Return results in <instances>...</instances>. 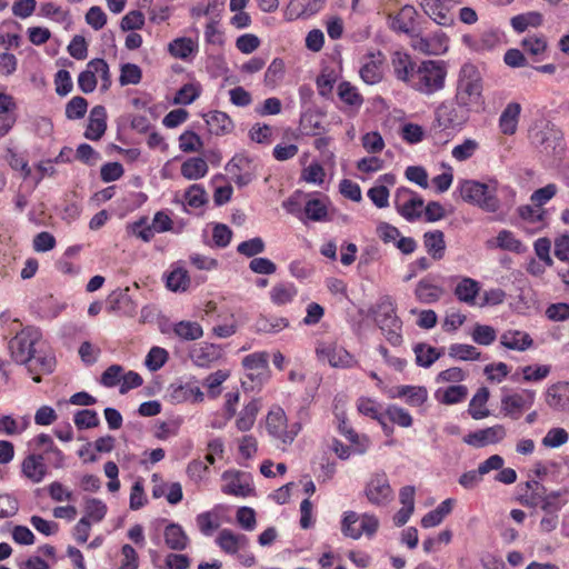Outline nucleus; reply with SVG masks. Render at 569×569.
Masks as SVG:
<instances>
[{"label": "nucleus", "instance_id": "f257e3e1", "mask_svg": "<svg viewBox=\"0 0 569 569\" xmlns=\"http://www.w3.org/2000/svg\"><path fill=\"white\" fill-rule=\"evenodd\" d=\"M457 191L465 202L489 213H495L501 209L500 196L503 197L507 206L513 204L516 197V191L511 187L500 184L496 179L487 181L461 180L458 183Z\"/></svg>", "mask_w": 569, "mask_h": 569}, {"label": "nucleus", "instance_id": "f03ea898", "mask_svg": "<svg viewBox=\"0 0 569 569\" xmlns=\"http://www.w3.org/2000/svg\"><path fill=\"white\" fill-rule=\"evenodd\" d=\"M447 78V66L442 60H422L419 62L416 77L410 89L425 94L432 96L445 88Z\"/></svg>", "mask_w": 569, "mask_h": 569}, {"label": "nucleus", "instance_id": "7ed1b4c3", "mask_svg": "<svg viewBox=\"0 0 569 569\" xmlns=\"http://www.w3.org/2000/svg\"><path fill=\"white\" fill-rule=\"evenodd\" d=\"M266 430L269 437L277 442V447L286 450L302 430L299 421L289 423L284 410L272 407L266 417Z\"/></svg>", "mask_w": 569, "mask_h": 569}, {"label": "nucleus", "instance_id": "20e7f679", "mask_svg": "<svg viewBox=\"0 0 569 569\" xmlns=\"http://www.w3.org/2000/svg\"><path fill=\"white\" fill-rule=\"evenodd\" d=\"M482 89V78L477 66L471 62L463 63L458 72L455 94L457 101L471 108L481 100Z\"/></svg>", "mask_w": 569, "mask_h": 569}, {"label": "nucleus", "instance_id": "39448f33", "mask_svg": "<svg viewBox=\"0 0 569 569\" xmlns=\"http://www.w3.org/2000/svg\"><path fill=\"white\" fill-rule=\"evenodd\" d=\"M376 322L389 343L392 346H400L402 343V321L397 316V308L390 296H383L379 299L376 310Z\"/></svg>", "mask_w": 569, "mask_h": 569}, {"label": "nucleus", "instance_id": "423d86ee", "mask_svg": "<svg viewBox=\"0 0 569 569\" xmlns=\"http://www.w3.org/2000/svg\"><path fill=\"white\" fill-rule=\"evenodd\" d=\"M471 108L453 100L441 102L436 111L435 119L441 130L460 131L470 118Z\"/></svg>", "mask_w": 569, "mask_h": 569}, {"label": "nucleus", "instance_id": "0eeeda50", "mask_svg": "<svg viewBox=\"0 0 569 569\" xmlns=\"http://www.w3.org/2000/svg\"><path fill=\"white\" fill-rule=\"evenodd\" d=\"M39 339L40 332L36 328L27 327L19 331L8 343L12 360L19 365L30 362L34 355V345Z\"/></svg>", "mask_w": 569, "mask_h": 569}, {"label": "nucleus", "instance_id": "6e6552de", "mask_svg": "<svg viewBox=\"0 0 569 569\" xmlns=\"http://www.w3.org/2000/svg\"><path fill=\"white\" fill-rule=\"evenodd\" d=\"M363 495L376 507L388 506L395 496L388 475L383 470L372 472L365 485Z\"/></svg>", "mask_w": 569, "mask_h": 569}, {"label": "nucleus", "instance_id": "1a4fd4ad", "mask_svg": "<svg viewBox=\"0 0 569 569\" xmlns=\"http://www.w3.org/2000/svg\"><path fill=\"white\" fill-rule=\"evenodd\" d=\"M316 355L320 361H327L332 368L350 369L358 365L355 356L335 340L319 341Z\"/></svg>", "mask_w": 569, "mask_h": 569}, {"label": "nucleus", "instance_id": "9d476101", "mask_svg": "<svg viewBox=\"0 0 569 569\" xmlns=\"http://www.w3.org/2000/svg\"><path fill=\"white\" fill-rule=\"evenodd\" d=\"M393 203L398 213L407 221L412 222L421 217L423 199L409 188H398L395 193Z\"/></svg>", "mask_w": 569, "mask_h": 569}, {"label": "nucleus", "instance_id": "9b49d317", "mask_svg": "<svg viewBox=\"0 0 569 569\" xmlns=\"http://www.w3.org/2000/svg\"><path fill=\"white\" fill-rule=\"evenodd\" d=\"M535 400V390L521 389L517 392L502 396L501 411L506 417L517 420L525 411L529 410L533 406Z\"/></svg>", "mask_w": 569, "mask_h": 569}, {"label": "nucleus", "instance_id": "f8f14e48", "mask_svg": "<svg viewBox=\"0 0 569 569\" xmlns=\"http://www.w3.org/2000/svg\"><path fill=\"white\" fill-rule=\"evenodd\" d=\"M411 48L426 56H441L449 49V39L442 31H436L428 36H422L420 31L412 34Z\"/></svg>", "mask_w": 569, "mask_h": 569}, {"label": "nucleus", "instance_id": "ddd939ff", "mask_svg": "<svg viewBox=\"0 0 569 569\" xmlns=\"http://www.w3.org/2000/svg\"><path fill=\"white\" fill-rule=\"evenodd\" d=\"M390 66L393 77L410 88L415 80L419 62L408 52L397 50L391 53Z\"/></svg>", "mask_w": 569, "mask_h": 569}, {"label": "nucleus", "instance_id": "4468645a", "mask_svg": "<svg viewBox=\"0 0 569 569\" xmlns=\"http://www.w3.org/2000/svg\"><path fill=\"white\" fill-rule=\"evenodd\" d=\"M507 437V429L503 425H493L488 428L469 432L463 437V442L473 448H483L501 442Z\"/></svg>", "mask_w": 569, "mask_h": 569}, {"label": "nucleus", "instance_id": "2eb2a0df", "mask_svg": "<svg viewBox=\"0 0 569 569\" xmlns=\"http://www.w3.org/2000/svg\"><path fill=\"white\" fill-rule=\"evenodd\" d=\"M222 492L236 497H248L253 492L250 477L241 471H224Z\"/></svg>", "mask_w": 569, "mask_h": 569}, {"label": "nucleus", "instance_id": "dca6fc26", "mask_svg": "<svg viewBox=\"0 0 569 569\" xmlns=\"http://www.w3.org/2000/svg\"><path fill=\"white\" fill-rule=\"evenodd\" d=\"M168 397L172 403H200L204 395L196 382H173L168 388Z\"/></svg>", "mask_w": 569, "mask_h": 569}, {"label": "nucleus", "instance_id": "f3484780", "mask_svg": "<svg viewBox=\"0 0 569 569\" xmlns=\"http://www.w3.org/2000/svg\"><path fill=\"white\" fill-rule=\"evenodd\" d=\"M418 12L415 7L406 4L395 16H389V28L398 33H405L412 39V34H417L419 30L416 28V19Z\"/></svg>", "mask_w": 569, "mask_h": 569}, {"label": "nucleus", "instance_id": "a211bd4d", "mask_svg": "<svg viewBox=\"0 0 569 569\" xmlns=\"http://www.w3.org/2000/svg\"><path fill=\"white\" fill-rule=\"evenodd\" d=\"M385 57L380 51L370 52L363 58L359 70L361 80L367 84H377L383 78Z\"/></svg>", "mask_w": 569, "mask_h": 569}, {"label": "nucleus", "instance_id": "6ab92c4d", "mask_svg": "<svg viewBox=\"0 0 569 569\" xmlns=\"http://www.w3.org/2000/svg\"><path fill=\"white\" fill-rule=\"evenodd\" d=\"M390 399H403L411 407H420L428 400V390L423 386L400 385L387 392Z\"/></svg>", "mask_w": 569, "mask_h": 569}, {"label": "nucleus", "instance_id": "aec40b11", "mask_svg": "<svg viewBox=\"0 0 569 569\" xmlns=\"http://www.w3.org/2000/svg\"><path fill=\"white\" fill-rule=\"evenodd\" d=\"M221 356L220 347L209 342L193 345L189 350L190 360L199 368H210Z\"/></svg>", "mask_w": 569, "mask_h": 569}, {"label": "nucleus", "instance_id": "412c9836", "mask_svg": "<svg viewBox=\"0 0 569 569\" xmlns=\"http://www.w3.org/2000/svg\"><path fill=\"white\" fill-rule=\"evenodd\" d=\"M545 401L549 408L558 412L569 411V382L558 381L546 390Z\"/></svg>", "mask_w": 569, "mask_h": 569}, {"label": "nucleus", "instance_id": "4be33fe9", "mask_svg": "<svg viewBox=\"0 0 569 569\" xmlns=\"http://www.w3.org/2000/svg\"><path fill=\"white\" fill-rule=\"evenodd\" d=\"M327 0H290L286 9V18L290 21L307 19L318 13Z\"/></svg>", "mask_w": 569, "mask_h": 569}, {"label": "nucleus", "instance_id": "5701e85b", "mask_svg": "<svg viewBox=\"0 0 569 569\" xmlns=\"http://www.w3.org/2000/svg\"><path fill=\"white\" fill-rule=\"evenodd\" d=\"M216 543L223 552L237 555L249 546V538L243 533H237L224 528L219 531Z\"/></svg>", "mask_w": 569, "mask_h": 569}, {"label": "nucleus", "instance_id": "b1692460", "mask_svg": "<svg viewBox=\"0 0 569 569\" xmlns=\"http://www.w3.org/2000/svg\"><path fill=\"white\" fill-rule=\"evenodd\" d=\"M21 472L33 483L41 482L48 473L44 456L36 452L28 455L21 463Z\"/></svg>", "mask_w": 569, "mask_h": 569}, {"label": "nucleus", "instance_id": "393cba45", "mask_svg": "<svg viewBox=\"0 0 569 569\" xmlns=\"http://www.w3.org/2000/svg\"><path fill=\"white\" fill-rule=\"evenodd\" d=\"M29 447L33 450H42V455H51V463L56 469L64 467V455L54 445L52 438L47 433L36 436L30 442Z\"/></svg>", "mask_w": 569, "mask_h": 569}, {"label": "nucleus", "instance_id": "a878e982", "mask_svg": "<svg viewBox=\"0 0 569 569\" xmlns=\"http://www.w3.org/2000/svg\"><path fill=\"white\" fill-rule=\"evenodd\" d=\"M107 130V111L103 106H94L89 114L84 137L91 141H98Z\"/></svg>", "mask_w": 569, "mask_h": 569}, {"label": "nucleus", "instance_id": "bb28decb", "mask_svg": "<svg viewBox=\"0 0 569 569\" xmlns=\"http://www.w3.org/2000/svg\"><path fill=\"white\" fill-rule=\"evenodd\" d=\"M500 346L513 351L523 352L533 346V339L522 330L508 329L500 335Z\"/></svg>", "mask_w": 569, "mask_h": 569}, {"label": "nucleus", "instance_id": "cd10ccee", "mask_svg": "<svg viewBox=\"0 0 569 569\" xmlns=\"http://www.w3.org/2000/svg\"><path fill=\"white\" fill-rule=\"evenodd\" d=\"M462 41L469 49L485 52L492 50L500 43V33L495 30H486L478 36L466 34L462 37Z\"/></svg>", "mask_w": 569, "mask_h": 569}, {"label": "nucleus", "instance_id": "c85d7f7f", "mask_svg": "<svg viewBox=\"0 0 569 569\" xmlns=\"http://www.w3.org/2000/svg\"><path fill=\"white\" fill-rule=\"evenodd\" d=\"M199 50V43L196 39L179 37L168 44V52L176 59L183 61L191 60Z\"/></svg>", "mask_w": 569, "mask_h": 569}, {"label": "nucleus", "instance_id": "c756f323", "mask_svg": "<svg viewBox=\"0 0 569 569\" xmlns=\"http://www.w3.org/2000/svg\"><path fill=\"white\" fill-rule=\"evenodd\" d=\"M443 292V288L433 283L430 276L420 279L415 288L416 299L425 305L438 302Z\"/></svg>", "mask_w": 569, "mask_h": 569}, {"label": "nucleus", "instance_id": "7c9ffc66", "mask_svg": "<svg viewBox=\"0 0 569 569\" xmlns=\"http://www.w3.org/2000/svg\"><path fill=\"white\" fill-rule=\"evenodd\" d=\"M166 546L173 551H183L188 548L190 539L181 525L170 522L163 530Z\"/></svg>", "mask_w": 569, "mask_h": 569}, {"label": "nucleus", "instance_id": "2f4dec72", "mask_svg": "<svg viewBox=\"0 0 569 569\" xmlns=\"http://www.w3.org/2000/svg\"><path fill=\"white\" fill-rule=\"evenodd\" d=\"M269 355L267 351H258L246 356L242 359V365L247 371H257L258 383L262 385L268 379Z\"/></svg>", "mask_w": 569, "mask_h": 569}, {"label": "nucleus", "instance_id": "473e14b6", "mask_svg": "<svg viewBox=\"0 0 569 569\" xmlns=\"http://www.w3.org/2000/svg\"><path fill=\"white\" fill-rule=\"evenodd\" d=\"M481 290L479 281L469 277H462L457 283L453 293L456 298L468 306H475Z\"/></svg>", "mask_w": 569, "mask_h": 569}, {"label": "nucleus", "instance_id": "72a5a7b5", "mask_svg": "<svg viewBox=\"0 0 569 569\" xmlns=\"http://www.w3.org/2000/svg\"><path fill=\"white\" fill-rule=\"evenodd\" d=\"M328 204H329V201L327 198L309 199L306 202L305 208L302 210V218H303L302 222L306 223L307 220L315 221V222L328 221L329 220Z\"/></svg>", "mask_w": 569, "mask_h": 569}, {"label": "nucleus", "instance_id": "f704fd0d", "mask_svg": "<svg viewBox=\"0 0 569 569\" xmlns=\"http://www.w3.org/2000/svg\"><path fill=\"white\" fill-rule=\"evenodd\" d=\"M521 107L517 102H510L506 106L499 117V129L506 136L516 133L519 122Z\"/></svg>", "mask_w": 569, "mask_h": 569}, {"label": "nucleus", "instance_id": "c9c22d12", "mask_svg": "<svg viewBox=\"0 0 569 569\" xmlns=\"http://www.w3.org/2000/svg\"><path fill=\"white\" fill-rule=\"evenodd\" d=\"M423 247L427 253L435 260H441L446 253L445 234L440 230L423 233Z\"/></svg>", "mask_w": 569, "mask_h": 569}, {"label": "nucleus", "instance_id": "e433bc0d", "mask_svg": "<svg viewBox=\"0 0 569 569\" xmlns=\"http://www.w3.org/2000/svg\"><path fill=\"white\" fill-rule=\"evenodd\" d=\"M289 325V320L284 317L260 315L253 323V330L257 333L276 335L288 328Z\"/></svg>", "mask_w": 569, "mask_h": 569}, {"label": "nucleus", "instance_id": "4c0bfd02", "mask_svg": "<svg viewBox=\"0 0 569 569\" xmlns=\"http://www.w3.org/2000/svg\"><path fill=\"white\" fill-rule=\"evenodd\" d=\"M204 121L209 131L216 136L229 133L233 129L232 120L222 111H210L204 116Z\"/></svg>", "mask_w": 569, "mask_h": 569}, {"label": "nucleus", "instance_id": "58836bf2", "mask_svg": "<svg viewBox=\"0 0 569 569\" xmlns=\"http://www.w3.org/2000/svg\"><path fill=\"white\" fill-rule=\"evenodd\" d=\"M412 351L417 366L421 368H430L443 355V349H437L425 342L416 343Z\"/></svg>", "mask_w": 569, "mask_h": 569}, {"label": "nucleus", "instance_id": "ea45409f", "mask_svg": "<svg viewBox=\"0 0 569 569\" xmlns=\"http://www.w3.org/2000/svg\"><path fill=\"white\" fill-rule=\"evenodd\" d=\"M298 295V289L292 282L276 283L270 292V301L278 307L291 303Z\"/></svg>", "mask_w": 569, "mask_h": 569}, {"label": "nucleus", "instance_id": "a19ab883", "mask_svg": "<svg viewBox=\"0 0 569 569\" xmlns=\"http://www.w3.org/2000/svg\"><path fill=\"white\" fill-rule=\"evenodd\" d=\"M172 332L180 340L196 341L203 337V329L197 321L181 320L172 325Z\"/></svg>", "mask_w": 569, "mask_h": 569}, {"label": "nucleus", "instance_id": "79ce46f5", "mask_svg": "<svg viewBox=\"0 0 569 569\" xmlns=\"http://www.w3.org/2000/svg\"><path fill=\"white\" fill-rule=\"evenodd\" d=\"M339 432L346 437L347 440H349L353 446V452L357 455H363L370 445V440L367 436L358 435L347 422L345 418L340 419L339 426H338Z\"/></svg>", "mask_w": 569, "mask_h": 569}, {"label": "nucleus", "instance_id": "37998d69", "mask_svg": "<svg viewBox=\"0 0 569 569\" xmlns=\"http://www.w3.org/2000/svg\"><path fill=\"white\" fill-rule=\"evenodd\" d=\"M220 507L217 506L209 511L201 512L196 517V523L200 532L210 537L221 525L220 522Z\"/></svg>", "mask_w": 569, "mask_h": 569}, {"label": "nucleus", "instance_id": "c03bdc74", "mask_svg": "<svg viewBox=\"0 0 569 569\" xmlns=\"http://www.w3.org/2000/svg\"><path fill=\"white\" fill-rule=\"evenodd\" d=\"M489 390L486 387H481L473 395L469 402L468 413L475 420H481L490 415V410L486 407L489 399Z\"/></svg>", "mask_w": 569, "mask_h": 569}, {"label": "nucleus", "instance_id": "a18cd8bd", "mask_svg": "<svg viewBox=\"0 0 569 569\" xmlns=\"http://www.w3.org/2000/svg\"><path fill=\"white\" fill-rule=\"evenodd\" d=\"M419 6L423 12L439 26H449L452 18L443 9L440 0H419Z\"/></svg>", "mask_w": 569, "mask_h": 569}, {"label": "nucleus", "instance_id": "49530a36", "mask_svg": "<svg viewBox=\"0 0 569 569\" xmlns=\"http://www.w3.org/2000/svg\"><path fill=\"white\" fill-rule=\"evenodd\" d=\"M543 22V16L538 11H529L511 18L510 23L517 33L525 32L528 28H538Z\"/></svg>", "mask_w": 569, "mask_h": 569}, {"label": "nucleus", "instance_id": "de8ad7c7", "mask_svg": "<svg viewBox=\"0 0 569 569\" xmlns=\"http://www.w3.org/2000/svg\"><path fill=\"white\" fill-rule=\"evenodd\" d=\"M207 172L208 164L206 160L200 157L189 158L181 164V174L188 180L201 179Z\"/></svg>", "mask_w": 569, "mask_h": 569}, {"label": "nucleus", "instance_id": "09e8293b", "mask_svg": "<svg viewBox=\"0 0 569 569\" xmlns=\"http://www.w3.org/2000/svg\"><path fill=\"white\" fill-rule=\"evenodd\" d=\"M286 74V64L281 58H274L268 66L264 77L263 84L269 89H276L283 80Z\"/></svg>", "mask_w": 569, "mask_h": 569}, {"label": "nucleus", "instance_id": "8fccbe9b", "mask_svg": "<svg viewBox=\"0 0 569 569\" xmlns=\"http://www.w3.org/2000/svg\"><path fill=\"white\" fill-rule=\"evenodd\" d=\"M495 247L501 250L522 253L526 251V247L510 230H501L498 232L495 239Z\"/></svg>", "mask_w": 569, "mask_h": 569}, {"label": "nucleus", "instance_id": "3c124183", "mask_svg": "<svg viewBox=\"0 0 569 569\" xmlns=\"http://www.w3.org/2000/svg\"><path fill=\"white\" fill-rule=\"evenodd\" d=\"M201 84L197 81H192L183 84L176 93L173 98L174 104L188 106L196 101L201 94Z\"/></svg>", "mask_w": 569, "mask_h": 569}, {"label": "nucleus", "instance_id": "603ef678", "mask_svg": "<svg viewBox=\"0 0 569 569\" xmlns=\"http://www.w3.org/2000/svg\"><path fill=\"white\" fill-rule=\"evenodd\" d=\"M338 97L343 103L355 109H359L363 103V98L358 89L348 81L339 83Z\"/></svg>", "mask_w": 569, "mask_h": 569}, {"label": "nucleus", "instance_id": "864d4df0", "mask_svg": "<svg viewBox=\"0 0 569 569\" xmlns=\"http://www.w3.org/2000/svg\"><path fill=\"white\" fill-rule=\"evenodd\" d=\"M190 284L188 271L183 268L172 269L166 277V286L173 292L186 291Z\"/></svg>", "mask_w": 569, "mask_h": 569}, {"label": "nucleus", "instance_id": "5fc2aeb1", "mask_svg": "<svg viewBox=\"0 0 569 569\" xmlns=\"http://www.w3.org/2000/svg\"><path fill=\"white\" fill-rule=\"evenodd\" d=\"M259 411V403L256 400L249 401L240 411L236 426L240 431L250 430L256 421Z\"/></svg>", "mask_w": 569, "mask_h": 569}, {"label": "nucleus", "instance_id": "6e6d98bb", "mask_svg": "<svg viewBox=\"0 0 569 569\" xmlns=\"http://www.w3.org/2000/svg\"><path fill=\"white\" fill-rule=\"evenodd\" d=\"M468 396V388L463 385H455L448 387L441 393L440 390L436 391V398L443 405H456L466 399Z\"/></svg>", "mask_w": 569, "mask_h": 569}, {"label": "nucleus", "instance_id": "4d7b16f0", "mask_svg": "<svg viewBox=\"0 0 569 569\" xmlns=\"http://www.w3.org/2000/svg\"><path fill=\"white\" fill-rule=\"evenodd\" d=\"M108 511L107 505L97 498H87L84 505V516L82 518H88V521L91 522H100L104 519Z\"/></svg>", "mask_w": 569, "mask_h": 569}, {"label": "nucleus", "instance_id": "13d9d810", "mask_svg": "<svg viewBox=\"0 0 569 569\" xmlns=\"http://www.w3.org/2000/svg\"><path fill=\"white\" fill-rule=\"evenodd\" d=\"M519 216L523 221L532 223L536 229H540L546 224L547 211L535 206H522L518 209Z\"/></svg>", "mask_w": 569, "mask_h": 569}, {"label": "nucleus", "instance_id": "bf43d9fd", "mask_svg": "<svg viewBox=\"0 0 569 569\" xmlns=\"http://www.w3.org/2000/svg\"><path fill=\"white\" fill-rule=\"evenodd\" d=\"M448 353L451 358L462 361L479 360L481 357V352L476 347L466 343H452Z\"/></svg>", "mask_w": 569, "mask_h": 569}, {"label": "nucleus", "instance_id": "052dcab7", "mask_svg": "<svg viewBox=\"0 0 569 569\" xmlns=\"http://www.w3.org/2000/svg\"><path fill=\"white\" fill-rule=\"evenodd\" d=\"M301 180L315 186H322L326 180V171L323 166L318 161H312L301 171Z\"/></svg>", "mask_w": 569, "mask_h": 569}, {"label": "nucleus", "instance_id": "680f3d73", "mask_svg": "<svg viewBox=\"0 0 569 569\" xmlns=\"http://www.w3.org/2000/svg\"><path fill=\"white\" fill-rule=\"evenodd\" d=\"M39 16L49 18L59 23H70V14L53 2H43L39 7Z\"/></svg>", "mask_w": 569, "mask_h": 569}, {"label": "nucleus", "instance_id": "e2e57ef3", "mask_svg": "<svg viewBox=\"0 0 569 569\" xmlns=\"http://www.w3.org/2000/svg\"><path fill=\"white\" fill-rule=\"evenodd\" d=\"M169 359V352L161 347H152L146 356L144 366L151 371L160 370Z\"/></svg>", "mask_w": 569, "mask_h": 569}, {"label": "nucleus", "instance_id": "0e129e2a", "mask_svg": "<svg viewBox=\"0 0 569 569\" xmlns=\"http://www.w3.org/2000/svg\"><path fill=\"white\" fill-rule=\"evenodd\" d=\"M386 416L392 423L402 428H409L413 423V419L409 411L397 405H389L386 409Z\"/></svg>", "mask_w": 569, "mask_h": 569}, {"label": "nucleus", "instance_id": "69168bd1", "mask_svg": "<svg viewBox=\"0 0 569 569\" xmlns=\"http://www.w3.org/2000/svg\"><path fill=\"white\" fill-rule=\"evenodd\" d=\"M73 422L79 430H84L98 427L100 419L96 410L81 409L74 413Z\"/></svg>", "mask_w": 569, "mask_h": 569}, {"label": "nucleus", "instance_id": "338daca9", "mask_svg": "<svg viewBox=\"0 0 569 569\" xmlns=\"http://www.w3.org/2000/svg\"><path fill=\"white\" fill-rule=\"evenodd\" d=\"M479 149V143L475 139L467 138L461 143L455 146L451 156L459 162L470 159Z\"/></svg>", "mask_w": 569, "mask_h": 569}, {"label": "nucleus", "instance_id": "774afa93", "mask_svg": "<svg viewBox=\"0 0 569 569\" xmlns=\"http://www.w3.org/2000/svg\"><path fill=\"white\" fill-rule=\"evenodd\" d=\"M266 243L262 238L254 237L249 240L242 241L237 247V252L247 258H257L256 256L264 252Z\"/></svg>", "mask_w": 569, "mask_h": 569}]
</instances>
